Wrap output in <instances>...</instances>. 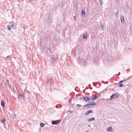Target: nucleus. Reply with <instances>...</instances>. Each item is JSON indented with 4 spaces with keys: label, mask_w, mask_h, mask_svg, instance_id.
<instances>
[{
    "label": "nucleus",
    "mask_w": 132,
    "mask_h": 132,
    "mask_svg": "<svg viewBox=\"0 0 132 132\" xmlns=\"http://www.w3.org/2000/svg\"><path fill=\"white\" fill-rule=\"evenodd\" d=\"M53 82V80L52 76H48L46 79V83L47 85H50Z\"/></svg>",
    "instance_id": "f257e3e1"
},
{
    "label": "nucleus",
    "mask_w": 132,
    "mask_h": 132,
    "mask_svg": "<svg viewBox=\"0 0 132 132\" xmlns=\"http://www.w3.org/2000/svg\"><path fill=\"white\" fill-rule=\"evenodd\" d=\"M82 49V47L81 46L79 45H77L76 47L75 50V54L78 53L80 52Z\"/></svg>",
    "instance_id": "f03ea898"
},
{
    "label": "nucleus",
    "mask_w": 132,
    "mask_h": 132,
    "mask_svg": "<svg viewBox=\"0 0 132 132\" xmlns=\"http://www.w3.org/2000/svg\"><path fill=\"white\" fill-rule=\"evenodd\" d=\"M60 122V120H53L52 122V123L53 125H56L59 124Z\"/></svg>",
    "instance_id": "7ed1b4c3"
},
{
    "label": "nucleus",
    "mask_w": 132,
    "mask_h": 132,
    "mask_svg": "<svg viewBox=\"0 0 132 132\" xmlns=\"http://www.w3.org/2000/svg\"><path fill=\"white\" fill-rule=\"evenodd\" d=\"M118 96L116 94H113L110 97V100H112L113 98L116 99L118 98Z\"/></svg>",
    "instance_id": "20e7f679"
},
{
    "label": "nucleus",
    "mask_w": 132,
    "mask_h": 132,
    "mask_svg": "<svg viewBox=\"0 0 132 132\" xmlns=\"http://www.w3.org/2000/svg\"><path fill=\"white\" fill-rule=\"evenodd\" d=\"M83 98L85 100V101L86 102H88L89 101L90 99V98L89 97L86 96H83Z\"/></svg>",
    "instance_id": "39448f33"
},
{
    "label": "nucleus",
    "mask_w": 132,
    "mask_h": 132,
    "mask_svg": "<svg viewBox=\"0 0 132 132\" xmlns=\"http://www.w3.org/2000/svg\"><path fill=\"white\" fill-rule=\"evenodd\" d=\"M121 22L123 24L125 22L124 17L123 15L121 16L120 17Z\"/></svg>",
    "instance_id": "423d86ee"
},
{
    "label": "nucleus",
    "mask_w": 132,
    "mask_h": 132,
    "mask_svg": "<svg viewBox=\"0 0 132 132\" xmlns=\"http://www.w3.org/2000/svg\"><path fill=\"white\" fill-rule=\"evenodd\" d=\"M93 112V111L92 110H88L86 112V113H85V115H87L90 113H92Z\"/></svg>",
    "instance_id": "0eeeda50"
},
{
    "label": "nucleus",
    "mask_w": 132,
    "mask_h": 132,
    "mask_svg": "<svg viewBox=\"0 0 132 132\" xmlns=\"http://www.w3.org/2000/svg\"><path fill=\"white\" fill-rule=\"evenodd\" d=\"M81 14L82 16H85V10H82L81 11Z\"/></svg>",
    "instance_id": "6e6552de"
},
{
    "label": "nucleus",
    "mask_w": 132,
    "mask_h": 132,
    "mask_svg": "<svg viewBox=\"0 0 132 132\" xmlns=\"http://www.w3.org/2000/svg\"><path fill=\"white\" fill-rule=\"evenodd\" d=\"M12 23V22H11ZM11 29H15L16 28V26L15 25L13 24V23H12V24L11 25Z\"/></svg>",
    "instance_id": "1a4fd4ad"
},
{
    "label": "nucleus",
    "mask_w": 132,
    "mask_h": 132,
    "mask_svg": "<svg viewBox=\"0 0 132 132\" xmlns=\"http://www.w3.org/2000/svg\"><path fill=\"white\" fill-rule=\"evenodd\" d=\"M90 103V104L91 105H96V103L94 101H90L89 102Z\"/></svg>",
    "instance_id": "9d476101"
},
{
    "label": "nucleus",
    "mask_w": 132,
    "mask_h": 132,
    "mask_svg": "<svg viewBox=\"0 0 132 132\" xmlns=\"http://www.w3.org/2000/svg\"><path fill=\"white\" fill-rule=\"evenodd\" d=\"M24 97V94H21L20 95H18V98H23Z\"/></svg>",
    "instance_id": "9b49d317"
},
{
    "label": "nucleus",
    "mask_w": 132,
    "mask_h": 132,
    "mask_svg": "<svg viewBox=\"0 0 132 132\" xmlns=\"http://www.w3.org/2000/svg\"><path fill=\"white\" fill-rule=\"evenodd\" d=\"M1 105L3 107H4L5 106V102L3 100H2L1 101Z\"/></svg>",
    "instance_id": "f8f14e48"
},
{
    "label": "nucleus",
    "mask_w": 132,
    "mask_h": 132,
    "mask_svg": "<svg viewBox=\"0 0 132 132\" xmlns=\"http://www.w3.org/2000/svg\"><path fill=\"white\" fill-rule=\"evenodd\" d=\"M52 60L53 61V64H54L57 62L56 60L53 57H52Z\"/></svg>",
    "instance_id": "ddd939ff"
},
{
    "label": "nucleus",
    "mask_w": 132,
    "mask_h": 132,
    "mask_svg": "<svg viewBox=\"0 0 132 132\" xmlns=\"http://www.w3.org/2000/svg\"><path fill=\"white\" fill-rule=\"evenodd\" d=\"M98 97V96H96L95 95H94L93 96V97L91 98V99L92 100H95V99L97 98Z\"/></svg>",
    "instance_id": "4468645a"
},
{
    "label": "nucleus",
    "mask_w": 132,
    "mask_h": 132,
    "mask_svg": "<svg viewBox=\"0 0 132 132\" xmlns=\"http://www.w3.org/2000/svg\"><path fill=\"white\" fill-rule=\"evenodd\" d=\"M5 84L7 87H9V81L7 79L6 80Z\"/></svg>",
    "instance_id": "2eb2a0df"
},
{
    "label": "nucleus",
    "mask_w": 132,
    "mask_h": 132,
    "mask_svg": "<svg viewBox=\"0 0 132 132\" xmlns=\"http://www.w3.org/2000/svg\"><path fill=\"white\" fill-rule=\"evenodd\" d=\"M95 120V118H92L88 119V121L89 122L91 121H94Z\"/></svg>",
    "instance_id": "dca6fc26"
},
{
    "label": "nucleus",
    "mask_w": 132,
    "mask_h": 132,
    "mask_svg": "<svg viewBox=\"0 0 132 132\" xmlns=\"http://www.w3.org/2000/svg\"><path fill=\"white\" fill-rule=\"evenodd\" d=\"M90 105H90V104H89V103H87V104L84 105V108H86V107L87 106L88 107H88L89 106H90Z\"/></svg>",
    "instance_id": "f3484780"
},
{
    "label": "nucleus",
    "mask_w": 132,
    "mask_h": 132,
    "mask_svg": "<svg viewBox=\"0 0 132 132\" xmlns=\"http://www.w3.org/2000/svg\"><path fill=\"white\" fill-rule=\"evenodd\" d=\"M83 36L84 39H86L87 37V35L86 34H84L83 35Z\"/></svg>",
    "instance_id": "a211bd4d"
},
{
    "label": "nucleus",
    "mask_w": 132,
    "mask_h": 132,
    "mask_svg": "<svg viewBox=\"0 0 132 132\" xmlns=\"http://www.w3.org/2000/svg\"><path fill=\"white\" fill-rule=\"evenodd\" d=\"M6 119L4 118L3 119H2L1 120V121L3 123H4Z\"/></svg>",
    "instance_id": "6ab92c4d"
},
{
    "label": "nucleus",
    "mask_w": 132,
    "mask_h": 132,
    "mask_svg": "<svg viewBox=\"0 0 132 132\" xmlns=\"http://www.w3.org/2000/svg\"><path fill=\"white\" fill-rule=\"evenodd\" d=\"M107 130L108 131H112V127H110L108 128L107 129Z\"/></svg>",
    "instance_id": "aec40b11"
},
{
    "label": "nucleus",
    "mask_w": 132,
    "mask_h": 132,
    "mask_svg": "<svg viewBox=\"0 0 132 132\" xmlns=\"http://www.w3.org/2000/svg\"><path fill=\"white\" fill-rule=\"evenodd\" d=\"M101 28L103 30H104V26L103 25L101 24Z\"/></svg>",
    "instance_id": "412c9836"
},
{
    "label": "nucleus",
    "mask_w": 132,
    "mask_h": 132,
    "mask_svg": "<svg viewBox=\"0 0 132 132\" xmlns=\"http://www.w3.org/2000/svg\"><path fill=\"white\" fill-rule=\"evenodd\" d=\"M54 58V59H55L56 60H57V59H58V56L57 55L55 56H54V57H53Z\"/></svg>",
    "instance_id": "4be33fe9"
},
{
    "label": "nucleus",
    "mask_w": 132,
    "mask_h": 132,
    "mask_svg": "<svg viewBox=\"0 0 132 132\" xmlns=\"http://www.w3.org/2000/svg\"><path fill=\"white\" fill-rule=\"evenodd\" d=\"M100 5H102V2L101 1V0H100L99 1Z\"/></svg>",
    "instance_id": "5701e85b"
},
{
    "label": "nucleus",
    "mask_w": 132,
    "mask_h": 132,
    "mask_svg": "<svg viewBox=\"0 0 132 132\" xmlns=\"http://www.w3.org/2000/svg\"><path fill=\"white\" fill-rule=\"evenodd\" d=\"M40 125L42 127H43L44 126V124L43 123H41L40 124Z\"/></svg>",
    "instance_id": "b1692460"
},
{
    "label": "nucleus",
    "mask_w": 132,
    "mask_h": 132,
    "mask_svg": "<svg viewBox=\"0 0 132 132\" xmlns=\"http://www.w3.org/2000/svg\"><path fill=\"white\" fill-rule=\"evenodd\" d=\"M7 27L8 29L10 30L11 28V25L10 26H8Z\"/></svg>",
    "instance_id": "393cba45"
},
{
    "label": "nucleus",
    "mask_w": 132,
    "mask_h": 132,
    "mask_svg": "<svg viewBox=\"0 0 132 132\" xmlns=\"http://www.w3.org/2000/svg\"><path fill=\"white\" fill-rule=\"evenodd\" d=\"M126 80H122V81H120L119 82V84H121V83H122L123 82V81H125Z\"/></svg>",
    "instance_id": "a878e982"
},
{
    "label": "nucleus",
    "mask_w": 132,
    "mask_h": 132,
    "mask_svg": "<svg viewBox=\"0 0 132 132\" xmlns=\"http://www.w3.org/2000/svg\"><path fill=\"white\" fill-rule=\"evenodd\" d=\"M123 86V84H120L119 85V86L120 87H122Z\"/></svg>",
    "instance_id": "bb28decb"
},
{
    "label": "nucleus",
    "mask_w": 132,
    "mask_h": 132,
    "mask_svg": "<svg viewBox=\"0 0 132 132\" xmlns=\"http://www.w3.org/2000/svg\"><path fill=\"white\" fill-rule=\"evenodd\" d=\"M93 84L94 86H95L96 85V83L95 82H93Z\"/></svg>",
    "instance_id": "cd10ccee"
},
{
    "label": "nucleus",
    "mask_w": 132,
    "mask_h": 132,
    "mask_svg": "<svg viewBox=\"0 0 132 132\" xmlns=\"http://www.w3.org/2000/svg\"><path fill=\"white\" fill-rule=\"evenodd\" d=\"M77 107H80V106H81V105H79V104H77Z\"/></svg>",
    "instance_id": "c85d7f7f"
},
{
    "label": "nucleus",
    "mask_w": 132,
    "mask_h": 132,
    "mask_svg": "<svg viewBox=\"0 0 132 132\" xmlns=\"http://www.w3.org/2000/svg\"><path fill=\"white\" fill-rule=\"evenodd\" d=\"M115 14L116 16H117L118 15V13L117 12H116Z\"/></svg>",
    "instance_id": "c756f323"
},
{
    "label": "nucleus",
    "mask_w": 132,
    "mask_h": 132,
    "mask_svg": "<svg viewBox=\"0 0 132 132\" xmlns=\"http://www.w3.org/2000/svg\"><path fill=\"white\" fill-rule=\"evenodd\" d=\"M47 50H49L50 51V48H49V47H47Z\"/></svg>",
    "instance_id": "7c9ffc66"
},
{
    "label": "nucleus",
    "mask_w": 132,
    "mask_h": 132,
    "mask_svg": "<svg viewBox=\"0 0 132 132\" xmlns=\"http://www.w3.org/2000/svg\"><path fill=\"white\" fill-rule=\"evenodd\" d=\"M93 106H92V105H90V106H89L88 107V108H90L91 107H93Z\"/></svg>",
    "instance_id": "2f4dec72"
},
{
    "label": "nucleus",
    "mask_w": 132,
    "mask_h": 132,
    "mask_svg": "<svg viewBox=\"0 0 132 132\" xmlns=\"http://www.w3.org/2000/svg\"><path fill=\"white\" fill-rule=\"evenodd\" d=\"M73 19L75 20V19H76V17H75L74 18H73Z\"/></svg>",
    "instance_id": "473e14b6"
},
{
    "label": "nucleus",
    "mask_w": 132,
    "mask_h": 132,
    "mask_svg": "<svg viewBox=\"0 0 132 132\" xmlns=\"http://www.w3.org/2000/svg\"><path fill=\"white\" fill-rule=\"evenodd\" d=\"M85 91V89H84V90H83V92H84Z\"/></svg>",
    "instance_id": "72a5a7b5"
},
{
    "label": "nucleus",
    "mask_w": 132,
    "mask_h": 132,
    "mask_svg": "<svg viewBox=\"0 0 132 132\" xmlns=\"http://www.w3.org/2000/svg\"><path fill=\"white\" fill-rule=\"evenodd\" d=\"M9 56H8L7 57V58H9Z\"/></svg>",
    "instance_id": "f704fd0d"
},
{
    "label": "nucleus",
    "mask_w": 132,
    "mask_h": 132,
    "mask_svg": "<svg viewBox=\"0 0 132 132\" xmlns=\"http://www.w3.org/2000/svg\"><path fill=\"white\" fill-rule=\"evenodd\" d=\"M88 127H90V125H88Z\"/></svg>",
    "instance_id": "c9c22d12"
},
{
    "label": "nucleus",
    "mask_w": 132,
    "mask_h": 132,
    "mask_svg": "<svg viewBox=\"0 0 132 132\" xmlns=\"http://www.w3.org/2000/svg\"><path fill=\"white\" fill-rule=\"evenodd\" d=\"M87 132H89V131H87Z\"/></svg>",
    "instance_id": "e433bc0d"
}]
</instances>
